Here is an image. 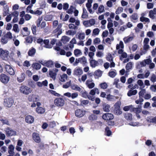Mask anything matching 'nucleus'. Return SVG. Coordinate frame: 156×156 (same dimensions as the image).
Wrapping results in <instances>:
<instances>
[{"label":"nucleus","instance_id":"f257e3e1","mask_svg":"<svg viewBox=\"0 0 156 156\" xmlns=\"http://www.w3.org/2000/svg\"><path fill=\"white\" fill-rule=\"evenodd\" d=\"M14 101L11 98L8 97L5 98L3 102V104L5 107L9 108L11 107L13 105Z\"/></svg>","mask_w":156,"mask_h":156},{"label":"nucleus","instance_id":"f03ea898","mask_svg":"<svg viewBox=\"0 0 156 156\" xmlns=\"http://www.w3.org/2000/svg\"><path fill=\"white\" fill-rule=\"evenodd\" d=\"M121 105V101H119L117 102L114 105V113L117 115H120L122 113L120 108Z\"/></svg>","mask_w":156,"mask_h":156},{"label":"nucleus","instance_id":"7ed1b4c3","mask_svg":"<svg viewBox=\"0 0 156 156\" xmlns=\"http://www.w3.org/2000/svg\"><path fill=\"white\" fill-rule=\"evenodd\" d=\"M20 91L21 93L26 95L29 94L31 92L30 89L28 87L25 86H21L20 88Z\"/></svg>","mask_w":156,"mask_h":156},{"label":"nucleus","instance_id":"20e7f679","mask_svg":"<svg viewBox=\"0 0 156 156\" xmlns=\"http://www.w3.org/2000/svg\"><path fill=\"white\" fill-rule=\"evenodd\" d=\"M86 113V111L85 110L78 109L76 110L75 114L76 116L78 117H83Z\"/></svg>","mask_w":156,"mask_h":156},{"label":"nucleus","instance_id":"39448f33","mask_svg":"<svg viewBox=\"0 0 156 156\" xmlns=\"http://www.w3.org/2000/svg\"><path fill=\"white\" fill-rule=\"evenodd\" d=\"M9 54V52L7 50H4L1 49V58L7 60L8 58Z\"/></svg>","mask_w":156,"mask_h":156},{"label":"nucleus","instance_id":"423d86ee","mask_svg":"<svg viewBox=\"0 0 156 156\" xmlns=\"http://www.w3.org/2000/svg\"><path fill=\"white\" fill-rule=\"evenodd\" d=\"M54 103L57 106H62L65 104V101L62 98H58L54 100Z\"/></svg>","mask_w":156,"mask_h":156},{"label":"nucleus","instance_id":"0eeeda50","mask_svg":"<svg viewBox=\"0 0 156 156\" xmlns=\"http://www.w3.org/2000/svg\"><path fill=\"white\" fill-rule=\"evenodd\" d=\"M32 138L33 140L36 143H39L41 142V139L38 133L34 132L32 134Z\"/></svg>","mask_w":156,"mask_h":156},{"label":"nucleus","instance_id":"6e6552de","mask_svg":"<svg viewBox=\"0 0 156 156\" xmlns=\"http://www.w3.org/2000/svg\"><path fill=\"white\" fill-rule=\"evenodd\" d=\"M85 84L89 89H92L95 86V84L92 79L87 80L85 83Z\"/></svg>","mask_w":156,"mask_h":156},{"label":"nucleus","instance_id":"1a4fd4ad","mask_svg":"<svg viewBox=\"0 0 156 156\" xmlns=\"http://www.w3.org/2000/svg\"><path fill=\"white\" fill-rule=\"evenodd\" d=\"M5 131L6 134L8 136H16V132L9 128H5Z\"/></svg>","mask_w":156,"mask_h":156},{"label":"nucleus","instance_id":"9d476101","mask_svg":"<svg viewBox=\"0 0 156 156\" xmlns=\"http://www.w3.org/2000/svg\"><path fill=\"white\" fill-rule=\"evenodd\" d=\"M39 100V96L35 94L30 95L28 97V100L30 101L36 102Z\"/></svg>","mask_w":156,"mask_h":156},{"label":"nucleus","instance_id":"9b49d317","mask_svg":"<svg viewBox=\"0 0 156 156\" xmlns=\"http://www.w3.org/2000/svg\"><path fill=\"white\" fill-rule=\"evenodd\" d=\"M102 118L105 120H109L112 119L114 118V116L111 113H105L103 115Z\"/></svg>","mask_w":156,"mask_h":156},{"label":"nucleus","instance_id":"f8f14e48","mask_svg":"<svg viewBox=\"0 0 156 156\" xmlns=\"http://www.w3.org/2000/svg\"><path fill=\"white\" fill-rule=\"evenodd\" d=\"M74 75L77 76H80L83 73L82 69L79 67H77L74 70Z\"/></svg>","mask_w":156,"mask_h":156},{"label":"nucleus","instance_id":"ddd939ff","mask_svg":"<svg viewBox=\"0 0 156 156\" xmlns=\"http://www.w3.org/2000/svg\"><path fill=\"white\" fill-rule=\"evenodd\" d=\"M9 80V77L7 75L2 74L1 76V81L4 84L8 83Z\"/></svg>","mask_w":156,"mask_h":156},{"label":"nucleus","instance_id":"4468645a","mask_svg":"<svg viewBox=\"0 0 156 156\" xmlns=\"http://www.w3.org/2000/svg\"><path fill=\"white\" fill-rule=\"evenodd\" d=\"M5 68L6 71L11 75H14L15 72L13 69L9 65H6L5 66Z\"/></svg>","mask_w":156,"mask_h":156},{"label":"nucleus","instance_id":"2eb2a0df","mask_svg":"<svg viewBox=\"0 0 156 156\" xmlns=\"http://www.w3.org/2000/svg\"><path fill=\"white\" fill-rule=\"evenodd\" d=\"M25 120L26 122L28 124L32 123L34 121V117L31 115H28L26 116Z\"/></svg>","mask_w":156,"mask_h":156},{"label":"nucleus","instance_id":"dca6fc26","mask_svg":"<svg viewBox=\"0 0 156 156\" xmlns=\"http://www.w3.org/2000/svg\"><path fill=\"white\" fill-rule=\"evenodd\" d=\"M119 79L118 78H115L113 83V84L115 85L116 87L117 88L120 89L123 87V84L121 83H119Z\"/></svg>","mask_w":156,"mask_h":156},{"label":"nucleus","instance_id":"f3484780","mask_svg":"<svg viewBox=\"0 0 156 156\" xmlns=\"http://www.w3.org/2000/svg\"><path fill=\"white\" fill-rule=\"evenodd\" d=\"M103 73V71L100 69L96 70L94 73V75L95 78V79L99 78L101 76Z\"/></svg>","mask_w":156,"mask_h":156},{"label":"nucleus","instance_id":"a211bd4d","mask_svg":"<svg viewBox=\"0 0 156 156\" xmlns=\"http://www.w3.org/2000/svg\"><path fill=\"white\" fill-rule=\"evenodd\" d=\"M68 76L67 74H64L60 75L58 78L59 80L61 82H65L67 80Z\"/></svg>","mask_w":156,"mask_h":156},{"label":"nucleus","instance_id":"6ab92c4d","mask_svg":"<svg viewBox=\"0 0 156 156\" xmlns=\"http://www.w3.org/2000/svg\"><path fill=\"white\" fill-rule=\"evenodd\" d=\"M25 78V75L24 73H22L19 75L17 78V80L19 83L23 81Z\"/></svg>","mask_w":156,"mask_h":156},{"label":"nucleus","instance_id":"aec40b11","mask_svg":"<svg viewBox=\"0 0 156 156\" xmlns=\"http://www.w3.org/2000/svg\"><path fill=\"white\" fill-rule=\"evenodd\" d=\"M118 53L119 54H121V56L120 57V59L121 60H122V58H126L127 57V54L125 52H123V50L122 49H119L118 51Z\"/></svg>","mask_w":156,"mask_h":156},{"label":"nucleus","instance_id":"412c9836","mask_svg":"<svg viewBox=\"0 0 156 156\" xmlns=\"http://www.w3.org/2000/svg\"><path fill=\"white\" fill-rule=\"evenodd\" d=\"M71 88L73 90L78 91L79 92H81L82 90V88L76 84H72L71 85Z\"/></svg>","mask_w":156,"mask_h":156},{"label":"nucleus","instance_id":"4be33fe9","mask_svg":"<svg viewBox=\"0 0 156 156\" xmlns=\"http://www.w3.org/2000/svg\"><path fill=\"white\" fill-rule=\"evenodd\" d=\"M96 93L97 94H99V90L97 88H94L91 90L89 92V94L92 96L95 95Z\"/></svg>","mask_w":156,"mask_h":156},{"label":"nucleus","instance_id":"5701e85b","mask_svg":"<svg viewBox=\"0 0 156 156\" xmlns=\"http://www.w3.org/2000/svg\"><path fill=\"white\" fill-rule=\"evenodd\" d=\"M70 40V38L67 36H64L62 37L61 39V41L64 44H66L69 42Z\"/></svg>","mask_w":156,"mask_h":156},{"label":"nucleus","instance_id":"b1692460","mask_svg":"<svg viewBox=\"0 0 156 156\" xmlns=\"http://www.w3.org/2000/svg\"><path fill=\"white\" fill-rule=\"evenodd\" d=\"M91 6L92 4L87 2L86 4V6L90 13L93 14L94 13V11L91 8Z\"/></svg>","mask_w":156,"mask_h":156},{"label":"nucleus","instance_id":"393cba45","mask_svg":"<svg viewBox=\"0 0 156 156\" xmlns=\"http://www.w3.org/2000/svg\"><path fill=\"white\" fill-rule=\"evenodd\" d=\"M134 36H128L123 38V41L125 43H127L133 40Z\"/></svg>","mask_w":156,"mask_h":156},{"label":"nucleus","instance_id":"a878e982","mask_svg":"<svg viewBox=\"0 0 156 156\" xmlns=\"http://www.w3.org/2000/svg\"><path fill=\"white\" fill-rule=\"evenodd\" d=\"M62 24H59L57 28L54 31V32L57 33L58 35H60L62 33V30L61 29L62 27Z\"/></svg>","mask_w":156,"mask_h":156},{"label":"nucleus","instance_id":"bb28decb","mask_svg":"<svg viewBox=\"0 0 156 156\" xmlns=\"http://www.w3.org/2000/svg\"><path fill=\"white\" fill-rule=\"evenodd\" d=\"M74 54L76 56L79 57L82 55V53L80 50L76 49L74 50Z\"/></svg>","mask_w":156,"mask_h":156},{"label":"nucleus","instance_id":"cd10ccee","mask_svg":"<svg viewBox=\"0 0 156 156\" xmlns=\"http://www.w3.org/2000/svg\"><path fill=\"white\" fill-rule=\"evenodd\" d=\"M90 66L93 68H95L98 66V62L94 59H92L90 61Z\"/></svg>","mask_w":156,"mask_h":156},{"label":"nucleus","instance_id":"c85d7f7f","mask_svg":"<svg viewBox=\"0 0 156 156\" xmlns=\"http://www.w3.org/2000/svg\"><path fill=\"white\" fill-rule=\"evenodd\" d=\"M105 11V7L103 5H101L98 7V11L97 12L98 14H101L104 12Z\"/></svg>","mask_w":156,"mask_h":156},{"label":"nucleus","instance_id":"c756f323","mask_svg":"<svg viewBox=\"0 0 156 156\" xmlns=\"http://www.w3.org/2000/svg\"><path fill=\"white\" fill-rule=\"evenodd\" d=\"M77 37L80 40H83L85 38V35L84 33H78L77 34Z\"/></svg>","mask_w":156,"mask_h":156},{"label":"nucleus","instance_id":"7c9ffc66","mask_svg":"<svg viewBox=\"0 0 156 156\" xmlns=\"http://www.w3.org/2000/svg\"><path fill=\"white\" fill-rule=\"evenodd\" d=\"M36 112L38 114H43L45 112V109L41 107H37L36 109Z\"/></svg>","mask_w":156,"mask_h":156},{"label":"nucleus","instance_id":"2f4dec72","mask_svg":"<svg viewBox=\"0 0 156 156\" xmlns=\"http://www.w3.org/2000/svg\"><path fill=\"white\" fill-rule=\"evenodd\" d=\"M14 147L12 145H10L9 147L8 152L10 154H14Z\"/></svg>","mask_w":156,"mask_h":156},{"label":"nucleus","instance_id":"473e14b6","mask_svg":"<svg viewBox=\"0 0 156 156\" xmlns=\"http://www.w3.org/2000/svg\"><path fill=\"white\" fill-rule=\"evenodd\" d=\"M137 83L140 86V88H144L145 87L143 81L141 79L138 80L137 81Z\"/></svg>","mask_w":156,"mask_h":156},{"label":"nucleus","instance_id":"72a5a7b5","mask_svg":"<svg viewBox=\"0 0 156 156\" xmlns=\"http://www.w3.org/2000/svg\"><path fill=\"white\" fill-rule=\"evenodd\" d=\"M36 52V50L33 48H31L29 50L28 54L30 56H32L34 55Z\"/></svg>","mask_w":156,"mask_h":156},{"label":"nucleus","instance_id":"f704fd0d","mask_svg":"<svg viewBox=\"0 0 156 156\" xmlns=\"http://www.w3.org/2000/svg\"><path fill=\"white\" fill-rule=\"evenodd\" d=\"M124 46L123 42L120 41L119 44H117L116 46V49H122L124 48Z\"/></svg>","mask_w":156,"mask_h":156},{"label":"nucleus","instance_id":"c9c22d12","mask_svg":"<svg viewBox=\"0 0 156 156\" xmlns=\"http://www.w3.org/2000/svg\"><path fill=\"white\" fill-rule=\"evenodd\" d=\"M100 30L98 28H95L94 29L92 32V35L93 36L98 35L100 33Z\"/></svg>","mask_w":156,"mask_h":156},{"label":"nucleus","instance_id":"e433bc0d","mask_svg":"<svg viewBox=\"0 0 156 156\" xmlns=\"http://www.w3.org/2000/svg\"><path fill=\"white\" fill-rule=\"evenodd\" d=\"M130 19L132 21L136 20L138 18V15L136 13H134L132 15L130 16Z\"/></svg>","mask_w":156,"mask_h":156},{"label":"nucleus","instance_id":"4c0bfd02","mask_svg":"<svg viewBox=\"0 0 156 156\" xmlns=\"http://www.w3.org/2000/svg\"><path fill=\"white\" fill-rule=\"evenodd\" d=\"M49 75L50 77L53 80H55L57 75L56 73H54L52 71H49Z\"/></svg>","mask_w":156,"mask_h":156},{"label":"nucleus","instance_id":"58836bf2","mask_svg":"<svg viewBox=\"0 0 156 156\" xmlns=\"http://www.w3.org/2000/svg\"><path fill=\"white\" fill-rule=\"evenodd\" d=\"M44 42L45 44L44 47L47 48H50L52 47V45H50L49 44V41L48 40H45L44 41Z\"/></svg>","mask_w":156,"mask_h":156},{"label":"nucleus","instance_id":"ea45409f","mask_svg":"<svg viewBox=\"0 0 156 156\" xmlns=\"http://www.w3.org/2000/svg\"><path fill=\"white\" fill-rule=\"evenodd\" d=\"M32 66L34 69L36 70H38L41 67V65L40 64L37 63H33Z\"/></svg>","mask_w":156,"mask_h":156},{"label":"nucleus","instance_id":"a19ab883","mask_svg":"<svg viewBox=\"0 0 156 156\" xmlns=\"http://www.w3.org/2000/svg\"><path fill=\"white\" fill-rule=\"evenodd\" d=\"M53 65V62L51 60L46 61L45 66L48 67H52Z\"/></svg>","mask_w":156,"mask_h":156},{"label":"nucleus","instance_id":"79ce46f5","mask_svg":"<svg viewBox=\"0 0 156 156\" xmlns=\"http://www.w3.org/2000/svg\"><path fill=\"white\" fill-rule=\"evenodd\" d=\"M137 92L136 90H130L127 93V95L129 96L135 95Z\"/></svg>","mask_w":156,"mask_h":156},{"label":"nucleus","instance_id":"37998d69","mask_svg":"<svg viewBox=\"0 0 156 156\" xmlns=\"http://www.w3.org/2000/svg\"><path fill=\"white\" fill-rule=\"evenodd\" d=\"M80 62L82 64H85L87 63V59L86 58L83 56L80 58Z\"/></svg>","mask_w":156,"mask_h":156},{"label":"nucleus","instance_id":"c03bdc74","mask_svg":"<svg viewBox=\"0 0 156 156\" xmlns=\"http://www.w3.org/2000/svg\"><path fill=\"white\" fill-rule=\"evenodd\" d=\"M88 17L87 12L85 8L83 9V13L82 15V17L83 19H87Z\"/></svg>","mask_w":156,"mask_h":156},{"label":"nucleus","instance_id":"a18cd8bd","mask_svg":"<svg viewBox=\"0 0 156 156\" xmlns=\"http://www.w3.org/2000/svg\"><path fill=\"white\" fill-rule=\"evenodd\" d=\"M110 105L108 104H105L103 106V109L105 112H109L110 111Z\"/></svg>","mask_w":156,"mask_h":156},{"label":"nucleus","instance_id":"49530a36","mask_svg":"<svg viewBox=\"0 0 156 156\" xmlns=\"http://www.w3.org/2000/svg\"><path fill=\"white\" fill-rule=\"evenodd\" d=\"M13 30L16 33H18L20 31V29L18 27V25L17 24H15L13 27Z\"/></svg>","mask_w":156,"mask_h":156},{"label":"nucleus","instance_id":"de8ad7c7","mask_svg":"<svg viewBox=\"0 0 156 156\" xmlns=\"http://www.w3.org/2000/svg\"><path fill=\"white\" fill-rule=\"evenodd\" d=\"M147 120L150 122L156 123V116L154 118L148 117L147 119Z\"/></svg>","mask_w":156,"mask_h":156},{"label":"nucleus","instance_id":"09e8293b","mask_svg":"<svg viewBox=\"0 0 156 156\" xmlns=\"http://www.w3.org/2000/svg\"><path fill=\"white\" fill-rule=\"evenodd\" d=\"M143 88H140L141 90L139 93L140 97L141 96L143 97L144 94L146 93V91L145 89Z\"/></svg>","mask_w":156,"mask_h":156},{"label":"nucleus","instance_id":"8fccbe9b","mask_svg":"<svg viewBox=\"0 0 156 156\" xmlns=\"http://www.w3.org/2000/svg\"><path fill=\"white\" fill-rule=\"evenodd\" d=\"M116 74V73L115 71H111L108 73V75L112 78H114Z\"/></svg>","mask_w":156,"mask_h":156},{"label":"nucleus","instance_id":"3c124183","mask_svg":"<svg viewBox=\"0 0 156 156\" xmlns=\"http://www.w3.org/2000/svg\"><path fill=\"white\" fill-rule=\"evenodd\" d=\"M125 118L127 120H131L132 119V115L130 113H126L125 115Z\"/></svg>","mask_w":156,"mask_h":156},{"label":"nucleus","instance_id":"603ef678","mask_svg":"<svg viewBox=\"0 0 156 156\" xmlns=\"http://www.w3.org/2000/svg\"><path fill=\"white\" fill-rule=\"evenodd\" d=\"M133 63L131 62H129L126 64V69L129 70L131 69L133 67Z\"/></svg>","mask_w":156,"mask_h":156},{"label":"nucleus","instance_id":"864d4df0","mask_svg":"<svg viewBox=\"0 0 156 156\" xmlns=\"http://www.w3.org/2000/svg\"><path fill=\"white\" fill-rule=\"evenodd\" d=\"M140 20L142 22H145L147 23H149L150 22L149 19L146 17L140 18Z\"/></svg>","mask_w":156,"mask_h":156},{"label":"nucleus","instance_id":"5fc2aeb1","mask_svg":"<svg viewBox=\"0 0 156 156\" xmlns=\"http://www.w3.org/2000/svg\"><path fill=\"white\" fill-rule=\"evenodd\" d=\"M53 17V16L51 15H47L45 16L44 20L46 21H50L52 20Z\"/></svg>","mask_w":156,"mask_h":156},{"label":"nucleus","instance_id":"6e6d98bb","mask_svg":"<svg viewBox=\"0 0 156 156\" xmlns=\"http://www.w3.org/2000/svg\"><path fill=\"white\" fill-rule=\"evenodd\" d=\"M107 99L110 101H114L115 100V97L110 94L108 95L106 97Z\"/></svg>","mask_w":156,"mask_h":156},{"label":"nucleus","instance_id":"4d7b16f0","mask_svg":"<svg viewBox=\"0 0 156 156\" xmlns=\"http://www.w3.org/2000/svg\"><path fill=\"white\" fill-rule=\"evenodd\" d=\"M132 111L136 113V114L140 113L141 111V109H140V108H134L133 107V108H132Z\"/></svg>","mask_w":156,"mask_h":156},{"label":"nucleus","instance_id":"13d9d810","mask_svg":"<svg viewBox=\"0 0 156 156\" xmlns=\"http://www.w3.org/2000/svg\"><path fill=\"white\" fill-rule=\"evenodd\" d=\"M42 13V11L39 9H37L36 11H34L32 14L36 15H40Z\"/></svg>","mask_w":156,"mask_h":156},{"label":"nucleus","instance_id":"bf43d9fd","mask_svg":"<svg viewBox=\"0 0 156 156\" xmlns=\"http://www.w3.org/2000/svg\"><path fill=\"white\" fill-rule=\"evenodd\" d=\"M105 134L108 136H110L112 135V132L108 127L106 128Z\"/></svg>","mask_w":156,"mask_h":156},{"label":"nucleus","instance_id":"052dcab7","mask_svg":"<svg viewBox=\"0 0 156 156\" xmlns=\"http://www.w3.org/2000/svg\"><path fill=\"white\" fill-rule=\"evenodd\" d=\"M96 55L98 57L102 58L104 55V54L103 52L100 51H98L96 53Z\"/></svg>","mask_w":156,"mask_h":156},{"label":"nucleus","instance_id":"680f3d73","mask_svg":"<svg viewBox=\"0 0 156 156\" xmlns=\"http://www.w3.org/2000/svg\"><path fill=\"white\" fill-rule=\"evenodd\" d=\"M100 86L101 88L103 89H106L108 87V85L106 83L104 82L101 83Z\"/></svg>","mask_w":156,"mask_h":156},{"label":"nucleus","instance_id":"e2e57ef3","mask_svg":"<svg viewBox=\"0 0 156 156\" xmlns=\"http://www.w3.org/2000/svg\"><path fill=\"white\" fill-rule=\"evenodd\" d=\"M132 108L133 105H131L124 107L123 108V110L125 111H127L129 110H131V109H132Z\"/></svg>","mask_w":156,"mask_h":156},{"label":"nucleus","instance_id":"0e129e2a","mask_svg":"<svg viewBox=\"0 0 156 156\" xmlns=\"http://www.w3.org/2000/svg\"><path fill=\"white\" fill-rule=\"evenodd\" d=\"M123 9L122 7H119L116 9L115 11L116 14H119L122 12L123 11Z\"/></svg>","mask_w":156,"mask_h":156},{"label":"nucleus","instance_id":"69168bd1","mask_svg":"<svg viewBox=\"0 0 156 156\" xmlns=\"http://www.w3.org/2000/svg\"><path fill=\"white\" fill-rule=\"evenodd\" d=\"M75 9L73 6H71L69 9L67 11V12L69 14H72L74 11Z\"/></svg>","mask_w":156,"mask_h":156},{"label":"nucleus","instance_id":"338daca9","mask_svg":"<svg viewBox=\"0 0 156 156\" xmlns=\"http://www.w3.org/2000/svg\"><path fill=\"white\" fill-rule=\"evenodd\" d=\"M33 38L31 36H29L26 38V42L29 43H31L33 41Z\"/></svg>","mask_w":156,"mask_h":156},{"label":"nucleus","instance_id":"774afa93","mask_svg":"<svg viewBox=\"0 0 156 156\" xmlns=\"http://www.w3.org/2000/svg\"><path fill=\"white\" fill-rule=\"evenodd\" d=\"M150 80L153 83L156 82V75L154 74H152L151 76Z\"/></svg>","mask_w":156,"mask_h":156}]
</instances>
